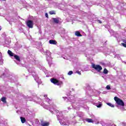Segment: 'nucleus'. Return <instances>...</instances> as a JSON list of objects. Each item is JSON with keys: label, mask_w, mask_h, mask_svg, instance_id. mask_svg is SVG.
Segmentation results:
<instances>
[{"label": "nucleus", "mask_w": 126, "mask_h": 126, "mask_svg": "<svg viewBox=\"0 0 126 126\" xmlns=\"http://www.w3.org/2000/svg\"><path fill=\"white\" fill-rule=\"evenodd\" d=\"M45 101L48 103L49 105H45L44 106V108L46 109V110H49V112H51L52 114H56L57 120L59 121V123L62 126H68V122H66V120H65L64 117H63V112L56 109L57 106L54 104L53 101H52V100L49 98H46L45 99Z\"/></svg>", "instance_id": "nucleus-1"}, {"label": "nucleus", "mask_w": 126, "mask_h": 126, "mask_svg": "<svg viewBox=\"0 0 126 126\" xmlns=\"http://www.w3.org/2000/svg\"><path fill=\"white\" fill-rule=\"evenodd\" d=\"M0 77L3 78L5 81L14 82V79H13L14 77H13L10 72L6 73V72H5V73H3L2 75L0 76Z\"/></svg>", "instance_id": "nucleus-2"}, {"label": "nucleus", "mask_w": 126, "mask_h": 126, "mask_svg": "<svg viewBox=\"0 0 126 126\" xmlns=\"http://www.w3.org/2000/svg\"><path fill=\"white\" fill-rule=\"evenodd\" d=\"M28 70L30 73H32L34 80L37 82V83H38V84H41L42 83L41 79L39 78L38 75L36 74L34 68H30Z\"/></svg>", "instance_id": "nucleus-3"}, {"label": "nucleus", "mask_w": 126, "mask_h": 126, "mask_svg": "<svg viewBox=\"0 0 126 126\" xmlns=\"http://www.w3.org/2000/svg\"><path fill=\"white\" fill-rule=\"evenodd\" d=\"M44 55H46V60L48 62L49 64H51L52 63V61L53 59L52 57H51V55H52V53L50 52V51H48V50H46L45 51H44Z\"/></svg>", "instance_id": "nucleus-4"}, {"label": "nucleus", "mask_w": 126, "mask_h": 126, "mask_svg": "<svg viewBox=\"0 0 126 126\" xmlns=\"http://www.w3.org/2000/svg\"><path fill=\"white\" fill-rule=\"evenodd\" d=\"M114 100L117 104V107L118 108V109H120L119 106H122V107H125V102H124V101L123 100L121 99L120 98L118 97L117 96H115L114 97Z\"/></svg>", "instance_id": "nucleus-5"}, {"label": "nucleus", "mask_w": 126, "mask_h": 126, "mask_svg": "<svg viewBox=\"0 0 126 126\" xmlns=\"http://www.w3.org/2000/svg\"><path fill=\"white\" fill-rule=\"evenodd\" d=\"M115 38H116L118 42H121V41H122L123 43H121L122 46L123 47H124V48H126V40L125 39H122V37H121V36L119 35V34L117 33L115 36Z\"/></svg>", "instance_id": "nucleus-6"}, {"label": "nucleus", "mask_w": 126, "mask_h": 126, "mask_svg": "<svg viewBox=\"0 0 126 126\" xmlns=\"http://www.w3.org/2000/svg\"><path fill=\"white\" fill-rule=\"evenodd\" d=\"M63 99H64L66 100V99H67L68 101H70V102H71L72 103H74V101H75V97L73 95H70L66 97H63Z\"/></svg>", "instance_id": "nucleus-7"}, {"label": "nucleus", "mask_w": 126, "mask_h": 126, "mask_svg": "<svg viewBox=\"0 0 126 126\" xmlns=\"http://www.w3.org/2000/svg\"><path fill=\"white\" fill-rule=\"evenodd\" d=\"M50 80L52 83H53V84H55V85H58V86L63 84L62 82L58 80L57 79H51Z\"/></svg>", "instance_id": "nucleus-8"}, {"label": "nucleus", "mask_w": 126, "mask_h": 126, "mask_svg": "<svg viewBox=\"0 0 126 126\" xmlns=\"http://www.w3.org/2000/svg\"><path fill=\"white\" fill-rule=\"evenodd\" d=\"M92 67L93 68L95 69V70H97V71H101V70H102V66L99 64L95 65V64L93 63Z\"/></svg>", "instance_id": "nucleus-9"}, {"label": "nucleus", "mask_w": 126, "mask_h": 126, "mask_svg": "<svg viewBox=\"0 0 126 126\" xmlns=\"http://www.w3.org/2000/svg\"><path fill=\"white\" fill-rule=\"evenodd\" d=\"M27 25L29 28H32L33 26H34V22L32 20H28Z\"/></svg>", "instance_id": "nucleus-10"}, {"label": "nucleus", "mask_w": 126, "mask_h": 126, "mask_svg": "<svg viewBox=\"0 0 126 126\" xmlns=\"http://www.w3.org/2000/svg\"><path fill=\"white\" fill-rule=\"evenodd\" d=\"M101 50H102V52H103L104 53H106V54H109L111 52V49H109L107 48H103V47H101Z\"/></svg>", "instance_id": "nucleus-11"}, {"label": "nucleus", "mask_w": 126, "mask_h": 126, "mask_svg": "<svg viewBox=\"0 0 126 126\" xmlns=\"http://www.w3.org/2000/svg\"><path fill=\"white\" fill-rule=\"evenodd\" d=\"M14 59H15V60H16V61H17V62L18 63H16L17 64H19L20 63V57H19V56H18L17 55L15 54L14 55Z\"/></svg>", "instance_id": "nucleus-12"}, {"label": "nucleus", "mask_w": 126, "mask_h": 126, "mask_svg": "<svg viewBox=\"0 0 126 126\" xmlns=\"http://www.w3.org/2000/svg\"><path fill=\"white\" fill-rule=\"evenodd\" d=\"M38 67L39 68V69H40V70H41L42 69L43 71H44V73H45V74H47V70H46L44 66H43L42 65L39 64L38 65Z\"/></svg>", "instance_id": "nucleus-13"}, {"label": "nucleus", "mask_w": 126, "mask_h": 126, "mask_svg": "<svg viewBox=\"0 0 126 126\" xmlns=\"http://www.w3.org/2000/svg\"><path fill=\"white\" fill-rule=\"evenodd\" d=\"M60 6H61V8H60V9H61V10H63V11H67L66 13H67V14H69L68 12H69V11H70V10L67 9H65L64 7H63V5H60Z\"/></svg>", "instance_id": "nucleus-14"}, {"label": "nucleus", "mask_w": 126, "mask_h": 126, "mask_svg": "<svg viewBox=\"0 0 126 126\" xmlns=\"http://www.w3.org/2000/svg\"><path fill=\"white\" fill-rule=\"evenodd\" d=\"M77 115L78 117L81 119H82V118H83V117L84 116V113H83V112H78Z\"/></svg>", "instance_id": "nucleus-15"}, {"label": "nucleus", "mask_w": 126, "mask_h": 126, "mask_svg": "<svg viewBox=\"0 0 126 126\" xmlns=\"http://www.w3.org/2000/svg\"><path fill=\"white\" fill-rule=\"evenodd\" d=\"M7 54L10 56V57H14V56L15 55V54L13 53L11 51L8 50Z\"/></svg>", "instance_id": "nucleus-16"}, {"label": "nucleus", "mask_w": 126, "mask_h": 126, "mask_svg": "<svg viewBox=\"0 0 126 126\" xmlns=\"http://www.w3.org/2000/svg\"><path fill=\"white\" fill-rule=\"evenodd\" d=\"M49 43L51 44V45H57V41L55 40H50Z\"/></svg>", "instance_id": "nucleus-17"}, {"label": "nucleus", "mask_w": 126, "mask_h": 126, "mask_svg": "<svg viewBox=\"0 0 126 126\" xmlns=\"http://www.w3.org/2000/svg\"><path fill=\"white\" fill-rule=\"evenodd\" d=\"M11 40L10 37H7L5 40L4 43H11Z\"/></svg>", "instance_id": "nucleus-18"}, {"label": "nucleus", "mask_w": 126, "mask_h": 126, "mask_svg": "<svg viewBox=\"0 0 126 126\" xmlns=\"http://www.w3.org/2000/svg\"><path fill=\"white\" fill-rule=\"evenodd\" d=\"M75 35L77 36V37H82V35L80 34V32L79 31H76L75 33Z\"/></svg>", "instance_id": "nucleus-19"}, {"label": "nucleus", "mask_w": 126, "mask_h": 126, "mask_svg": "<svg viewBox=\"0 0 126 126\" xmlns=\"http://www.w3.org/2000/svg\"><path fill=\"white\" fill-rule=\"evenodd\" d=\"M102 103L100 102L95 104V106H96L97 108H101L102 107Z\"/></svg>", "instance_id": "nucleus-20"}, {"label": "nucleus", "mask_w": 126, "mask_h": 126, "mask_svg": "<svg viewBox=\"0 0 126 126\" xmlns=\"http://www.w3.org/2000/svg\"><path fill=\"white\" fill-rule=\"evenodd\" d=\"M20 119L22 124H24V123L26 122V119H25V118L21 117H20Z\"/></svg>", "instance_id": "nucleus-21"}, {"label": "nucleus", "mask_w": 126, "mask_h": 126, "mask_svg": "<svg viewBox=\"0 0 126 126\" xmlns=\"http://www.w3.org/2000/svg\"><path fill=\"white\" fill-rule=\"evenodd\" d=\"M106 104L108 106H109V107H111V108H115V105L111 103L107 102Z\"/></svg>", "instance_id": "nucleus-22"}, {"label": "nucleus", "mask_w": 126, "mask_h": 126, "mask_svg": "<svg viewBox=\"0 0 126 126\" xmlns=\"http://www.w3.org/2000/svg\"><path fill=\"white\" fill-rule=\"evenodd\" d=\"M1 101H2V102H3V103H6V98L5 97H2L1 98Z\"/></svg>", "instance_id": "nucleus-23"}, {"label": "nucleus", "mask_w": 126, "mask_h": 126, "mask_svg": "<svg viewBox=\"0 0 126 126\" xmlns=\"http://www.w3.org/2000/svg\"><path fill=\"white\" fill-rule=\"evenodd\" d=\"M2 64H3V60L2 57H0V65H2Z\"/></svg>", "instance_id": "nucleus-24"}, {"label": "nucleus", "mask_w": 126, "mask_h": 126, "mask_svg": "<svg viewBox=\"0 0 126 126\" xmlns=\"http://www.w3.org/2000/svg\"><path fill=\"white\" fill-rule=\"evenodd\" d=\"M86 122H87L88 123H92L93 120L92 119L87 118L86 119Z\"/></svg>", "instance_id": "nucleus-25"}, {"label": "nucleus", "mask_w": 126, "mask_h": 126, "mask_svg": "<svg viewBox=\"0 0 126 126\" xmlns=\"http://www.w3.org/2000/svg\"><path fill=\"white\" fill-rule=\"evenodd\" d=\"M49 123H43L41 124L42 126H49Z\"/></svg>", "instance_id": "nucleus-26"}, {"label": "nucleus", "mask_w": 126, "mask_h": 126, "mask_svg": "<svg viewBox=\"0 0 126 126\" xmlns=\"http://www.w3.org/2000/svg\"><path fill=\"white\" fill-rule=\"evenodd\" d=\"M53 21L55 23H59V20L57 18H53Z\"/></svg>", "instance_id": "nucleus-27"}, {"label": "nucleus", "mask_w": 126, "mask_h": 126, "mask_svg": "<svg viewBox=\"0 0 126 126\" xmlns=\"http://www.w3.org/2000/svg\"><path fill=\"white\" fill-rule=\"evenodd\" d=\"M2 37L3 39H4V40H5V39L7 38L6 35H5V33H3L2 34Z\"/></svg>", "instance_id": "nucleus-28"}, {"label": "nucleus", "mask_w": 126, "mask_h": 126, "mask_svg": "<svg viewBox=\"0 0 126 126\" xmlns=\"http://www.w3.org/2000/svg\"><path fill=\"white\" fill-rule=\"evenodd\" d=\"M49 14H51V15L56 14V12L55 11H49Z\"/></svg>", "instance_id": "nucleus-29"}, {"label": "nucleus", "mask_w": 126, "mask_h": 126, "mask_svg": "<svg viewBox=\"0 0 126 126\" xmlns=\"http://www.w3.org/2000/svg\"><path fill=\"white\" fill-rule=\"evenodd\" d=\"M108 72V70H107V69L106 68H104L103 70V73H104V74H107Z\"/></svg>", "instance_id": "nucleus-30"}, {"label": "nucleus", "mask_w": 126, "mask_h": 126, "mask_svg": "<svg viewBox=\"0 0 126 126\" xmlns=\"http://www.w3.org/2000/svg\"><path fill=\"white\" fill-rule=\"evenodd\" d=\"M72 73H73V72L72 71H69L67 74L68 75H71V74H72Z\"/></svg>", "instance_id": "nucleus-31"}, {"label": "nucleus", "mask_w": 126, "mask_h": 126, "mask_svg": "<svg viewBox=\"0 0 126 126\" xmlns=\"http://www.w3.org/2000/svg\"><path fill=\"white\" fill-rule=\"evenodd\" d=\"M75 73H77L78 74H79V75H81V72H80V71H76Z\"/></svg>", "instance_id": "nucleus-32"}, {"label": "nucleus", "mask_w": 126, "mask_h": 126, "mask_svg": "<svg viewBox=\"0 0 126 126\" xmlns=\"http://www.w3.org/2000/svg\"><path fill=\"white\" fill-rule=\"evenodd\" d=\"M106 89H107V90H110V89H111V87H110V86H109V85H107V86H106Z\"/></svg>", "instance_id": "nucleus-33"}, {"label": "nucleus", "mask_w": 126, "mask_h": 126, "mask_svg": "<svg viewBox=\"0 0 126 126\" xmlns=\"http://www.w3.org/2000/svg\"><path fill=\"white\" fill-rule=\"evenodd\" d=\"M97 21L98 23H100V24H101L102 23V21H101V20H98Z\"/></svg>", "instance_id": "nucleus-34"}, {"label": "nucleus", "mask_w": 126, "mask_h": 126, "mask_svg": "<svg viewBox=\"0 0 126 126\" xmlns=\"http://www.w3.org/2000/svg\"><path fill=\"white\" fill-rule=\"evenodd\" d=\"M72 125H74V126L75 125V124H77V122H72Z\"/></svg>", "instance_id": "nucleus-35"}, {"label": "nucleus", "mask_w": 126, "mask_h": 126, "mask_svg": "<svg viewBox=\"0 0 126 126\" xmlns=\"http://www.w3.org/2000/svg\"><path fill=\"white\" fill-rule=\"evenodd\" d=\"M45 16H46V17H48V13H45Z\"/></svg>", "instance_id": "nucleus-36"}, {"label": "nucleus", "mask_w": 126, "mask_h": 126, "mask_svg": "<svg viewBox=\"0 0 126 126\" xmlns=\"http://www.w3.org/2000/svg\"><path fill=\"white\" fill-rule=\"evenodd\" d=\"M1 56H2V54H1V53L0 52V58H1Z\"/></svg>", "instance_id": "nucleus-37"}, {"label": "nucleus", "mask_w": 126, "mask_h": 126, "mask_svg": "<svg viewBox=\"0 0 126 126\" xmlns=\"http://www.w3.org/2000/svg\"><path fill=\"white\" fill-rule=\"evenodd\" d=\"M32 44H35V45H37V42H33Z\"/></svg>", "instance_id": "nucleus-38"}, {"label": "nucleus", "mask_w": 126, "mask_h": 126, "mask_svg": "<svg viewBox=\"0 0 126 126\" xmlns=\"http://www.w3.org/2000/svg\"><path fill=\"white\" fill-rule=\"evenodd\" d=\"M57 4V3H53V5H56Z\"/></svg>", "instance_id": "nucleus-39"}, {"label": "nucleus", "mask_w": 126, "mask_h": 126, "mask_svg": "<svg viewBox=\"0 0 126 126\" xmlns=\"http://www.w3.org/2000/svg\"><path fill=\"white\" fill-rule=\"evenodd\" d=\"M1 30V26H0V31Z\"/></svg>", "instance_id": "nucleus-40"}, {"label": "nucleus", "mask_w": 126, "mask_h": 126, "mask_svg": "<svg viewBox=\"0 0 126 126\" xmlns=\"http://www.w3.org/2000/svg\"><path fill=\"white\" fill-rule=\"evenodd\" d=\"M2 0V1H5V0Z\"/></svg>", "instance_id": "nucleus-41"}, {"label": "nucleus", "mask_w": 126, "mask_h": 126, "mask_svg": "<svg viewBox=\"0 0 126 126\" xmlns=\"http://www.w3.org/2000/svg\"><path fill=\"white\" fill-rule=\"evenodd\" d=\"M75 108L76 109H77V106H76V107H75Z\"/></svg>", "instance_id": "nucleus-42"}, {"label": "nucleus", "mask_w": 126, "mask_h": 126, "mask_svg": "<svg viewBox=\"0 0 126 126\" xmlns=\"http://www.w3.org/2000/svg\"><path fill=\"white\" fill-rule=\"evenodd\" d=\"M63 113H66V111H64Z\"/></svg>", "instance_id": "nucleus-43"}, {"label": "nucleus", "mask_w": 126, "mask_h": 126, "mask_svg": "<svg viewBox=\"0 0 126 126\" xmlns=\"http://www.w3.org/2000/svg\"><path fill=\"white\" fill-rule=\"evenodd\" d=\"M63 59H64V60H66V58H64V57H63Z\"/></svg>", "instance_id": "nucleus-44"}, {"label": "nucleus", "mask_w": 126, "mask_h": 126, "mask_svg": "<svg viewBox=\"0 0 126 126\" xmlns=\"http://www.w3.org/2000/svg\"><path fill=\"white\" fill-rule=\"evenodd\" d=\"M70 108L69 107H68V109L69 110Z\"/></svg>", "instance_id": "nucleus-45"}, {"label": "nucleus", "mask_w": 126, "mask_h": 126, "mask_svg": "<svg viewBox=\"0 0 126 126\" xmlns=\"http://www.w3.org/2000/svg\"><path fill=\"white\" fill-rule=\"evenodd\" d=\"M0 91H1V89H0Z\"/></svg>", "instance_id": "nucleus-46"}, {"label": "nucleus", "mask_w": 126, "mask_h": 126, "mask_svg": "<svg viewBox=\"0 0 126 126\" xmlns=\"http://www.w3.org/2000/svg\"><path fill=\"white\" fill-rule=\"evenodd\" d=\"M112 126H116L115 125H113Z\"/></svg>", "instance_id": "nucleus-47"}, {"label": "nucleus", "mask_w": 126, "mask_h": 126, "mask_svg": "<svg viewBox=\"0 0 126 126\" xmlns=\"http://www.w3.org/2000/svg\"><path fill=\"white\" fill-rule=\"evenodd\" d=\"M46 77H48V75H46Z\"/></svg>", "instance_id": "nucleus-48"}, {"label": "nucleus", "mask_w": 126, "mask_h": 126, "mask_svg": "<svg viewBox=\"0 0 126 126\" xmlns=\"http://www.w3.org/2000/svg\"><path fill=\"white\" fill-rule=\"evenodd\" d=\"M105 27H107V26H105Z\"/></svg>", "instance_id": "nucleus-49"}, {"label": "nucleus", "mask_w": 126, "mask_h": 126, "mask_svg": "<svg viewBox=\"0 0 126 126\" xmlns=\"http://www.w3.org/2000/svg\"><path fill=\"white\" fill-rule=\"evenodd\" d=\"M44 97H46V95H44Z\"/></svg>", "instance_id": "nucleus-50"}, {"label": "nucleus", "mask_w": 126, "mask_h": 126, "mask_svg": "<svg viewBox=\"0 0 126 126\" xmlns=\"http://www.w3.org/2000/svg\"><path fill=\"white\" fill-rule=\"evenodd\" d=\"M78 108H79V107H78Z\"/></svg>", "instance_id": "nucleus-51"}, {"label": "nucleus", "mask_w": 126, "mask_h": 126, "mask_svg": "<svg viewBox=\"0 0 126 126\" xmlns=\"http://www.w3.org/2000/svg\"><path fill=\"white\" fill-rule=\"evenodd\" d=\"M30 126H31V125H30Z\"/></svg>", "instance_id": "nucleus-52"}]
</instances>
